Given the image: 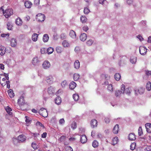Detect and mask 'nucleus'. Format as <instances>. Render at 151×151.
<instances>
[{
    "instance_id": "1",
    "label": "nucleus",
    "mask_w": 151,
    "mask_h": 151,
    "mask_svg": "<svg viewBox=\"0 0 151 151\" xmlns=\"http://www.w3.org/2000/svg\"><path fill=\"white\" fill-rule=\"evenodd\" d=\"M1 9L3 12V15L6 18L9 17L13 14V10L11 8H7L5 10L3 9V6H1Z\"/></svg>"
},
{
    "instance_id": "2",
    "label": "nucleus",
    "mask_w": 151,
    "mask_h": 151,
    "mask_svg": "<svg viewBox=\"0 0 151 151\" xmlns=\"http://www.w3.org/2000/svg\"><path fill=\"white\" fill-rule=\"evenodd\" d=\"M17 104L21 109L23 110V109L24 107L28 106V104L27 102H25L23 96H21L18 100Z\"/></svg>"
},
{
    "instance_id": "3",
    "label": "nucleus",
    "mask_w": 151,
    "mask_h": 151,
    "mask_svg": "<svg viewBox=\"0 0 151 151\" xmlns=\"http://www.w3.org/2000/svg\"><path fill=\"white\" fill-rule=\"evenodd\" d=\"M39 113L41 115L44 117H47L48 115L47 110L44 108H41L39 110Z\"/></svg>"
},
{
    "instance_id": "4",
    "label": "nucleus",
    "mask_w": 151,
    "mask_h": 151,
    "mask_svg": "<svg viewBox=\"0 0 151 151\" xmlns=\"http://www.w3.org/2000/svg\"><path fill=\"white\" fill-rule=\"evenodd\" d=\"M36 19L39 22L43 21L45 18V16L43 14H39L36 16Z\"/></svg>"
},
{
    "instance_id": "5",
    "label": "nucleus",
    "mask_w": 151,
    "mask_h": 151,
    "mask_svg": "<svg viewBox=\"0 0 151 151\" xmlns=\"http://www.w3.org/2000/svg\"><path fill=\"white\" fill-rule=\"evenodd\" d=\"M124 88L125 85L124 84H122L121 86V89L116 91L115 94H121L123 93L124 92Z\"/></svg>"
},
{
    "instance_id": "6",
    "label": "nucleus",
    "mask_w": 151,
    "mask_h": 151,
    "mask_svg": "<svg viewBox=\"0 0 151 151\" xmlns=\"http://www.w3.org/2000/svg\"><path fill=\"white\" fill-rule=\"evenodd\" d=\"M139 52L142 55L145 54L147 52V49L144 47H141L139 48Z\"/></svg>"
},
{
    "instance_id": "7",
    "label": "nucleus",
    "mask_w": 151,
    "mask_h": 151,
    "mask_svg": "<svg viewBox=\"0 0 151 151\" xmlns=\"http://www.w3.org/2000/svg\"><path fill=\"white\" fill-rule=\"evenodd\" d=\"M26 140V137L23 134L20 135L18 137V141L19 142H23L25 141Z\"/></svg>"
},
{
    "instance_id": "8",
    "label": "nucleus",
    "mask_w": 151,
    "mask_h": 151,
    "mask_svg": "<svg viewBox=\"0 0 151 151\" xmlns=\"http://www.w3.org/2000/svg\"><path fill=\"white\" fill-rule=\"evenodd\" d=\"M90 124L91 127L94 128L97 126V122L95 119H93L91 120Z\"/></svg>"
},
{
    "instance_id": "9",
    "label": "nucleus",
    "mask_w": 151,
    "mask_h": 151,
    "mask_svg": "<svg viewBox=\"0 0 151 151\" xmlns=\"http://www.w3.org/2000/svg\"><path fill=\"white\" fill-rule=\"evenodd\" d=\"M87 138L86 135L83 134L81 135L80 138V140L82 143H85L87 142Z\"/></svg>"
},
{
    "instance_id": "10",
    "label": "nucleus",
    "mask_w": 151,
    "mask_h": 151,
    "mask_svg": "<svg viewBox=\"0 0 151 151\" xmlns=\"http://www.w3.org/2000/svg\"><path fill=\"white\" fill-rule=\"evenodd\" d=\"M39 61L38 60V58L35 57L32 60V63L34 65H39Z\"/></svg>"
},
{
    "instance_id": "11",
    "label": "nucleus",
    "mask_w": 151,
    "mask_h": 151,
    "mask_svg": "<svg viewBox=\"0 0 151 151\" xmlns=\"http://www.w3.org/2000/svg\"><path fill=\"white\" fill-rule=\"evenodd\" d=\"M55 103L58 105H60L61 104L62 100L61 98L59 96H57L55 99Z\"/></svg>"
},
{
    "instance_id": "12",
    "label": "nucleus",
    "mask_w": 151,
    "mask_h": 151,
    "mask_svg": "<svg viewBox=\"0 0 151 151\" xmlns=\"http://www.w3.org/2000/svg\"><path fill=\"white\" fill-rule=\"evenodd\" d=\"M43 67L45 68H49L50 66V62L47 61H45L42 64Z\"/></svg>"
},
{
    "instance_id": "13",
    "label": "nucleus",
    "mask_w": 151,
    "mask_h": 151,
    "mask_svg": "<svg viewBox=\"0 0 151 151\" xmlns=\"http://www.w3.org/2000/svg\"><path fill=\"white\" fill-rule=\"evenodd\" d=\"M32 5V3L29 1H26L24 3L25 6L27 8H30Z\"/></svg>"
},
{
    "instance_id": "14",
    "label": "nucleus",
    "mask_w": 151,
    "mask_h": 151,
    "mask_svg": "<svg viewBox=\"0 0 151 151\" xmlns=\"http://www.w3.org/2000/svg\"><path fill=\"white\" fill-rule=\"evenodd\" d=\"M87 35L85 33H83L80 35V39L83 41H85L87 38Z\"/></svg>"
},
{
    "instance_id": "15",
    "label": "nucleus",
    "mask_w": 151,
    "mask_h": 151,
    "mask_svg": "<svg viewBox=\"0 0 151 151\" xmlns=\"http://www.w3.org/2000/svg\"><path fill=\"white\" fill-rule=\"evenodd\" d=\"M136 135L134 133H131L129 135V139L131 140H134L136 139Z\"/></svg>"
},
{
    "instance_id": "16",
    "label": "nucleus",
    "mask_w": 151,
    "mask_h": 151,
    "mask_svg": "<svg viewBox=\"0 0 151 151\" xmlns=\"http://www.w3.org/2000/svg\"><path fill=\"white\" fill-rule=\"evenodd\" d=\"M55 92V89L52 87L50 86L48 88L47 92L49 94H53Z\"/></svg>"
},
{
    "instance_id": "17",
    "label": "nucleus",
    "mask_w": 151,
    "mask_h": 151,
    "mask_svg": "<svg viewBox=\"0 0 151 151\" xmlns=\"http://www.w3.org/2000/svg\"><path fill=\"white\" fill-rule=\"evenodd\" d=\"M76 83L74 81H72L69 85V88L71 89H73L76 87Z\"/></svg>"
},
{
    "instance_id": "18",
    "label": "nucleus",
    "mask_w": 151,
    "mask_h": 151,
    "mask_svg": "<svg viewBox=\"0 0 151 151\" xmlns=\"http://www.w3.org/2000/svg\"><path fill=\"white\" fill-rule=\"evenodd\" d=\"M145 127L147 132L149 133L151 132V124L150 123L146 124Z\"/></svg>"
},
{
    "instance_id": "19",
    "label": "nucleus",
    "mask_w": 151,
    "mask_h": 151,
    "mask_svg": "<svg viewBox=\"0 0 151 151\" xmlns=\"http://www.w3.org/2000/svg\"><path fill=\"white\" fill-rule=\"evenodd\" d=\"M119 125L118 124H116L114 127L113 129V131L114 134H117L119 131Z\"/></svg>"
},
{
    "instance_id": "20",
    "label": "nucleus",
    "mask_w": 151,
    "mask_h": 151,
    "mask_svg": "<svg viewBox=\"0 0 151 151\" xmlns=\"http://www.w3.org/2000/svg\"><path fill=\"white\" fill-rule=\"evenodd\" d=\"M39 35L36 33H34L32 35V39L34 42H36L37 40L38 36Z\"/></svg>"
},
{
    "instance_id": "21",
    "label": "nucleus",
    "mask_w": 151,
    "mask_h": 151,
    "mask_svg": "<svg viewBox=\"0 0 151 151\" xmlns=\"http://www.w3.org/2000/svg\"><path fill=\"white\" fill-rule=\"evenodd\" d=\"M16 23L17 25L20 26L22 24V21L19 17H18L16 19Z\"/></svg>"
},
{
    "instance_id": "22",
    "label": "nucleus",
    "mask_w": 151,
    "mask_h": 151,
    "mask_svg": "<svg viewBox=\"0 0 151 151\" xmlns=\"http://www.w3.org/2000/svg\"><path fill=\"white\" fill-rule=\"evenodd\" d=\"M80 62L78 60H76L74 63V68L76 69H78L80 67Z\"/></svg>"
},
{
    "instance_id": "23",
    "label": "nucleus",
    "mask_w": 151,
    "mask_h": 151,
    "mask_svg": "<svg viewBox=\"0 0 151 151\" xmlns=\"http://www.w3.org/2000/svg\"><path fill=\"white\" fill-rule=\"evenodd\" d=\"M10 44L11 46L12 47H15L17 45V42L16 40L14 39H12L11 41Z\"/></svg>"
},
{
    "instance_id": "24",
    "label": "nucleus",
    "mask_w": 151,
    "mask_h": 151,
    "mask_svg": "<svg viewBox=\"0 0 151 151\" xmlns=\"http://www.w3.org/2000/svg\"><path fill=\"white\" fill-rule=\"evenodd\" d=\"M62 45L65 47H68L70 46L69 43L65 40H64L62 42Z\"/></svg>"
},
{
    "instance_id": "25",
    "label": "nucleus",
    "mask_w": 151,
    "mask_h": 151,
    "mask_svg": "<svg viewBox=\"0 0 151 151\" xmlns=\"http://www.w3.org/2000/svg\"><path fill=\"white\" fill-rule=\"evenodd\" d=\"M69 35L73 38H76V32L73 30H71L70 31Z\"/></svg>"
},
{
    "instance_id": "26",
    "label": "nucleus",
    "mask_w": 151,
    "mask_h": 151,
    "mask_svg": "<svg viewBox=\"0 0 151 151\" xmlns=\"http://www.w3.org/2000/svg\"><path fill=\"white\" fill-rule=\"evenodd\" d=\"M130 62L132 64H134L137 61V58L134 56H132L130 59Z\"/></svg>"
},
{
    "instance_id": "27",
    "label": "nucleus",
    "mask_w": 151,
    "mask_h": 151,
    "mask_svg": "<svg viewBox=\"0 0 151 151\" xmlns=\"http://www.w3.org/2000/svg\"><path fill=\"white\" fill-rule=\"evenodd\" d=\"M49 37L48 35L46 34L44 35L43 37V40L44 42H47L48 40Z\"/></svg>"
},
{
    "instance_id": "28",
    "label": "nucleus",
    "mask_w": 151,
    "mask_h": 151,
    "mask_svg": "<svg viewBox=\"0 0 151 151\" xmlns=\"http://www.w3.org/2000/svg\"><path fill=\"white\" fill-rule=\"evenodd\" d=\"M6 79L5 78H3L2 80L0 79V83L3 86H5L6 84Z\"/></svg>"
},
{
    "instance_id": "29",
    "label": "nucleus",
    "mask_w": 151,
    "mask_h": 151,
    "mask_svg": "<svg viewBox=\"0 0 151 151\" xmlns=\"http://www.w3.org/2000/svg\"><path fill=\"white\" fill-rule=\"evenodd\" d=\"M6 111L7 113L9 115H11L12 114V113L11 112L12 111V109L10 108L9 106H7L6 109Z\"/></svg>"
},
{
    "instance_id": "30",
    "label": "nucleus",
    "mask_w": 151,
    "mask_h": 151,
    "mask_svg": "<svg viewBox=\"0 0 151 151\" xmlns=\"http://www.w3.org/2000/svg\"><path fill=\"white\" fill-rule=\"evenodd\" d=\"M146 88L148 91H150L151 90V83L148 81L146 85Z\"/></svg>"
},
{
    "instance_id": "31",
    "label": "nucleus",
    "mask_w": 151,
    "mask_h": 151,
    "mask_svg": "<svg viewBox=\"0 0 151 151\" xmlns=\"http://www.w3.org/2000/svg\"><path fill=\"white\" fill-rule=\"evenodd\" d=\"M62 47L60 46L57 47L56 48V51L58 53H60L63 51Z\"/></svg>"
},
{
    "instance_id": "32",
    "label": "nucleus",
    "mask_w": 151,
    "mask_h": 151,
    "mask_svg": "<svg viewBox=\"0 0 151 151\" xmlns=\"http://www.w3.org/2000/svg\"><path fill=\"white\" fill-rule=\"evenodd\" d=\"M92 145L94 148L97 147L99 145V143L97 141L94 140L92 142Z\"/></svg>"
},
{
    "instance_id": "33",
    "label": "nucleus",
    "mask_w": 151,
    "mask_h": 151,
    "mask_svg": "<svg viewBox=\"0 0 151 151\" xmlns=\"http://www.w3.org/2000/svg\"><path fill=\"white\" fill-rule=\"evenodd\" d=\"M80 77V76L79 74L77 73H75L74 74L73 76V78L74 81H77L79 78Z\"/></svg>"
},
{
    "instance_id": "34",
    "label": "nucleus",
    "mask_w": 151,
    "mask_h": 151,
    "mask_svg": "<svg viewBox=\"0 0 151 151\" xmlns=\"http://www.w3.org/2000/svg\"><path fill=\"white\" fill-rule=\"evenodd\" d=\"M121 78L120 74L119 73H116L114 75V78L116 80L119 81Z\"/></svg>"
},
{
    "instance_id": "35",
    "label": "nucleus",
    "mask_w": 151,
    "mask_h": 151,
    "mask_svg": "<svg viewBox=\"0 0 151 151\" xmlns=\"http://www.w3.org/2000/svg\"><path fill=\"white\" fill-rule=\"evenodd\" d=\"M136 144L135 142L132 143L130 145V149L132 150H134L135 148Z\"/></svg>"
},
{
    "instance_id": "36",
    "label": "nucleus",
    "mask_w": 151,
    "mask_h": 151,
    "mask_svg": "<svg viewBox=\"0 0 151 151\" xmlns=\"http://www.w3.org/2000/svg\"><path fill=\"white\" fill-rule=\"evenodd\" d=\"M130 93V91L129 88H127L124 89V92L123 94H129Z\"/></svg>"
},
{
    "instance_id": "37",
    "label": "nucleus",
    "mask_w": 151,
    "mask_h": 151,
    "mask_svg": "<svg viewBox=\"0 0 151 151\" xmlns=\"http://www.w3.org/2000/svg\"><path fill=\"white\" fill-rule=\"evenodd\" d=\"M53 51V48L51 47H49L47 49V52L48 54H51L52 53Z\"/></svg>"
},
{
    "instance_id": "38",
    "label": "nucleus",
    "mask_w": 151,
    "mask_h": 151,
    "mask_svg": "<svg viewBox=\"0 0 151 151\" xmlns=\"http://www.w3.org/2000/svg\"><path fill=\"white\" fill-rule=\"evenodd\" d=\"M87 20L86 17L85 16H82L81 17V21L83 23H85Z\"/></svg>"
},
{
    "instance_id": "39",
    "label": "nucleus",
    "mask_w": 151,
    "mask_h": 151,
    "mask_svg": "<svg viewBox=\"0 0 151 151\" xmlns=\"http://www.w3.org/2000/svg\"><path fill=\"white\" fill-rule=\"evenodd\" d=\"M118 138L117 137H115L113 139L112 142L113 144L114 145L115 144H116L118 142Z\"/></svg>"
},
{
    "instance_id": "40",
    "label": "nucleus",
    "mask_w": 151,
    "mask_h": 151,
    "mask_svg": "<svg viewBox=\"0 0 151 151\" xmlns=\"http://www.w3.org/2000/svg\"><path fill=\"white\" fill-rule=\"evenodd\" d=\"M53 79V78L51 76H50L46 77V81L47 82L49 83Z\"/></svg>"
},
{
    "instance_id": "41",
    "label": "nucleus",
    "mask_w": 151,
    "mask_h": 151,
    "mask_svg": "<svg viewBox=\"0 0 151 151\" xmlns=\"http://www.w3.org/2000/svg\"><path fill=\"white\" fill-rule=\"evenodd\" d=\"M108 90L110 91H112L113 90L112 86L111 84H109L108 85L107 87Z\"/></svg>"
},
{
    "instance_id": "42",
    "label": "nucleus",
    "mask_w": 151,
    "mask_h": 151,
    "mask_svg": "<svg viewBox=\"0 0 151 151\" xmlns=\"http://www.w3.org/2000/svg\"><path fill=\"white\" fill-rule=\"evenodd\" d=\"M32 147L35 149L36 150L37 149L38 146L35 143L33 142L31 145Z\"/></svg>"
},
{
    "instance_id": "43",
    "label": "nucleus",
    "mask_w": 151,
    "mask_h": 151,
    "mask_svg": "<svg viewBox=\"0 0 151 151\" xmlns=\"http://www.w3.org/2000/svg\"><path fill=\"white\" fill-rule=\"evenodd\" d=\"M138 134L139 136L143 134L142 128L141 127H140L138 129Z\"/></svg>"
},
{
    "instance_id": "44",
    "label": "nucleus",
    "mask_w": 151,
    "mask_h": 151,
    "mask_svg": "<svg viewBox=\"0 0 151 151\" xmlns=\"http://www.w3.org/2000/svg\"><path fill=\"white\" fill-rule=\"evenodd\" d=\"M145 73L147 76H149L151 75V71L146 70L145 71Z\"/></svg>"
},
{
    "instance_id": "45",
    "label": "nucleus",
    "mask_w": 151,
    "mask_h": 151,
    "mask_svg": "<svg viewBox=\"0 0 151 151\" xmlns=\"http://www.w3.org/2000/svg\"><path fill=\"white\" fill-rule=\"evenodd\" d=\"M144 91V89L142 88H139L138 90L139 93L140 94H143Z\"/></svg>"
},
{
    "instance_id": "46",
    "label": "nucleus",
    "mask_w": 151,
    "mask_h": 151,
    "mask_svg": "<svg viewBox=\"0 0 151 151\" xmlns=\"http://www.w3.org/2000/svg\"><path fill=\"white\" fill-rule=\"evenodd\" d=\"M73 97L75 101L78 100L79 99V95H73Z\"/></svg>"
},
{
    "instance_id": "47",
    "label": "nucleus",
    "mask_w": 151,
    "mask_h": 151,
    "mask_svg": "<svg viewBox=\"0 0 151 151\" xmlns=\"http://www.w3.org/2000/svg\"><path fill=\"white\" fill-rule=\"evenodd\" d=\"M83 12L84 14H88L90 10L88 8L86 7L84 8Z\"/></svg>"
},
{
    "instance_id": "48",
    "label": "nucleus",
    "mask_w": 151,
    "mask_h": 151,
    "mask_svg": "<svg viewBox=\"0 0 151 151\" xmlns=\"http://www.w3.org/2000/svg\"><path fill=\"white\" fill-rule=\"evenodd\" d=\"M71 127L73 129H75L77 127L76 124V122H73L71 125Z\"/></svg>"
},
{
    "instance_id": "49",
    "label": "nucleus",
    "mask_w": 151,
    "mask_h": 151,
    "mask_svg": "<svg viewBox=\"0 0 151 151\" xmlns=\"http://www.w3.org/2000/svg\"><path fill=\"white\" fill-rule=\"evenodd\" d=\"M7 25L8 29L9 30H11L12 26L11 24L9 22H8L7 24Z\"/></svg>"
},
{
    "instance_id": "50",
    "label": "nucleus",
    "mask_w": 151,
    "mask_h": 151,
    "mask_svg": "<svg viewBox=\"0 0 151 151\" xmlns=\"http://www.w3.org/2000/svg\"><path fill=\"white\" fill-rule=\"evenodd\" d=\"M93 42V41L92 40L90 39L87 41L86 43H87V44L88 45L90 46L92 45Z\"/></svg>"
},
{
    "instance_id": "51",
    "label": "nucleus",
    "mask_w": 151,
    "mask_h": 151,
    "mask_svg": "<svg viewBox=\"0 0 151 151\" xmlns=\"http://www.w3.org/2000/svg\"><path fill=\"white\" fill-rule=\"evenodd\" d=\"M65 150L66 151H73V149L70 146L67 147Z\"/></svg>"
},
{
    "instance_id": "52",
    "label": "nucleus",
    "mask_w": 151,
    "mask_h": 151,
    "mask_svg": "<svg viewBox=\"0 0 151 151\" xmlns=\"http://www.w3.org/2000/svg\"><path fill=\"white\" fill-rule=\"evenodd\" d=\"M66 37V35L64 34H62L60 35V38L62 40L65 39Z\"/></svg>"
},
{
    "instance_id": "53",
    "label": "nucleus",
    "mask_w": 151,
    "mask_h": 151,
    "mask_svg": "<svg viewBox=\"0 0 151 151\" xmlns=\"http://www.w3.org/2000/svg\"><path fill=\"white\" fill-rule=\"evenodd\" d=\"M5 53V51L4 50H3L2 48H1L0 50V54L1 55H3Z\"/></svg>"
},
{
    "instance_id": "54",
    "label": "nucleus",
    "mask_w": 151,
    "mask_h": 151,
    "mask_svg": "<svg viewBox=\"0 0 151 151\" xmlns=\"http://www.w3.org/2000/svg\"><path fill=\"white\" fill-rule=\"evenodd\" d=\"M105 77V78L106 80H108L109 79V76L108 75H104V74H102L101 76H104Z\"/></svg>"
},
{
    "instance_id": "55",
    "label": "nucleus",
    "mask_w": 151,
    "mask_h": 151,
    "mask_svg": "<svg viewBox=\"0 0 151 151\" xmlns=\"http://www.w3.org/2000/svg\"><path fill=\"white\" fill-rule=\"evenodd\" d=\"M66 138V136H62L60 138V140L62 142L64 141Z\"/></svg>"
},
{
    "instance_id": "56",
    "label": "nucleus",
    "mask_w": 151,
    "mask_h": 151,
    "mask_svg": "<svg viewBox=\"0 0 151 151\" xmlns=\"http://www.w3.org/2000/svg\"><path fill=\"white\" fill-rule=\"evenodd\" d=\"M8 92L9 94H14V93H13V90L12 89H10L9 90Z\"/></svg>"
},
{
    "instance_id": "57",
    "label": "nucleus",
    "mask_w": 151,
    "mask_h": 151,
    "mask_svg": "<svg viewBox=\"0 0 151 151\" xmlns=\"http://www.w3.org/2000/svg\"><path fill=\"white\" fill-rule=\"evenodd\" d=\"M65 120L63 119H60L59 121V123L60 124H62L65 123Z\"/></svg>"
},
{
    "instance_id": "58",
    "label": "nucleus",
    "mask_w": 151,
    "mask_h": 151,
    "mask_svg": "<svg viewBox=\"0 0 151 151\" xmlns=\"http://www.w3.org/2000/svg\"><path fill=\"white\" fill-rule=\"evenodd\" d=\"M36 125H39L41 126L42 127H43L44 125L40 122H37L36 123Z\"/></svg>"
},
{
    "instance_id": "59",
    "label": "nucleus",
    "mask_w": 151,
    "mask_h": 151,
    "mask_svg": "<svg viewBox=\"0 0 151 151\" xmlns=\"http://www.w3.org/2000/svg\"><path fill=\"white\" fill-rule=\"evenodd\" d=\"M34 4L36 5H38L40 4V0H34Z\"/></svg>"
},
{
    "instance_id": "60",
    "label": "nucleus",
    "mask_w": 151,
    "mask_h": 151,
    "mask_svg": "<svg viewBox=\"0 0 151 151\" xmlns=\"http://www.w3.org/2000/svg\"><path fill=\"white\" fill-rule=\"evenodd\" d=\"M88 29V28L87 26H84L83 27V29L85 32H86Z\"/></svg>"
},
{
    "instance_id": "61",
    "label": "nucleus",
    "mask_w": 151,
    "mask_h": 151,
    "mask_svg": "<svg viewBox=\"0 0 151 151\" xmlns=\"http://www.w3.org/2000/svg\"><path fill=\"white\" fill-rule=\"evenodd\" d=\"M67 82L66 81H63L61 83V85L63 87H64L66 84Z\"/></svg>"
},
{
    "instance_id": "62",
    "label": "nucleus",
    "mask_w": 151,
    "mask_h": 151,
    "mask_svg": "<svg viewBox=\"0 0 151 151\" xmlns=\"http://www.w3.org/2000/svg\"><path fill=\"white\" fill-rule=\"evenodd\" d=\"M104 120L106 123H108L110 122V119L109 118L106 117L105 119Z\"/></svg>"
},
{
    "instance_id": "63",
    "label": "nucleus",
    "mask_w": 151,
    "mask_h": 151,
    "mask_svg": "<svg viewBox=\"0 0 151 151\" xmlns=\"http://www.w3.org/2000/svg\"><path fill=\"white\" fill-rule=\"evenodd\" d=\"M47 133L46 132H44L41 135L42 137L43 138H45L47 136Z\"/></svg>"
},
{
    "instance_id": "64",
    "label": "nucleus",
    "mask_w": 151,
    "mask_h": 151,
    "mask_svg": "<svg viewBox=\"0 0 151 151\" xmlns=\"http://www.w3.org/2000/svg\"><path fill=\"white\" fill-rule=\"evenodd\" d=\"M146 149L147 151H151V146H147Z\"/></svg>"
}]
</instances>
